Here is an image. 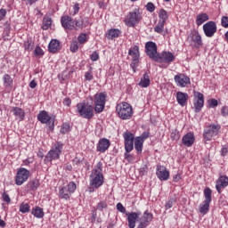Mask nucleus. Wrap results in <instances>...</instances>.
<instances>
[{
	"label": "nucleus",
	"instance_id": "nucleus-11",
	"mask_svg": "<svg viewBox=\"0 0 228 228\" xmlns=\"http://www.w3.org/2000/svg\"><path fill=\"white\" fill-rule=\"evenodd\" d=\"M28 179H29V170L21 167L17 172L15 184L17 186H22V184H24Z\"/></svg>",
	"mask_w": 228,
	"mask_h": 228
},
{
	"label": "nucleus",
	"instance_id": "nucleus-61",
	"mask_svg": "<svg viewBox=\"0 0 228 228\" xmlns=\"http://www.w3.org/2000/svg\"><path fill=\"white\" fill-rule=\"evenodd\" d=\"M173 180L175 183H178V181H181V175L177 174L173 177Z\"/></svg>",
	"mask_w": 228,
	"mask_h": 228
},
{
	"label": "nucleus",
	"instance_id": "nucleus-45",
	"mask_svg": "<svg viewBox=\"0 0 228 228\" xmlns=\"http://www.w3.org/2000/svg\"><path fill=\"white\" fill-rule=\"evenodd\" d=\"M79 4H76L74 6H73V9L72 11L70 12L69 15H77V13H79Z\"/></svg>",
	"mask_w": 228,
	"mask_h": 228
},
{
	"label": "nucleus",
	"instance_id": "nucleus-40",
	"mask_svg": "<svg viewBox=\"0 0 228 228\" xmlns=\"http://www.w3.org/2000/svg\"><path fill=\"white\" fill-rule=\"evenodd\" d=\"M4 83L5 86H10L12 83H13V80L12 79V77L10 75H4Z\"/></svg>",
	"mask_w": 228,
	"mask_h": 228
},
{
	"label": "nucleus",
	"instance_id": "nucleus-29",
	"mask_svg": "<svg viewBox=\"0 0 228 228\" xmlns=\"http://www.w3.org/2000/svg\"><path fill=\"white\" fill-rule=\"evenodd\" d=\"M207 20H209V16L208 15V13H200L196 17L197 26H202V24H204V22H206Z\"/></svg>",
	"mask_w": 228,
	"mask_h": 228
},
{
	"label": "nucleus",
	"instance_id": "nucleus-53",
	"mask_svg": "<svg viewBox=\"0 0 228 228\" xmlns=\"http://www.w3.org/2000/svg\"><path fill=\"white\" fill-rule=\"evenodd\" d=\"M3 199H4V202H6L7 204H10V202H12V200L10 199V195L6 194V192L3 194Z\"/></svg>",
	"mask_w": 228,
	"mask_h": 228
},
{
	"label": "nucleus",
	"instance_id": "nucleus-57",
	"mask_svg": "<svg viewBox=\"0 0 228 228\" xmlns=\"http://www.w3.org/2000/svg\"><path fill=\"white\" fill-rule=\"evenodd\" d=\"M86 81H92L94 79V76H92V73L86 72L85 74Z\"/></svg>",
	"mask_w": 228,
	"mask_h": 228
},
{
	"label": "nucleus",
	"instance_id": "nucleus-7",
	"mask_svg": "<svg viewBox=\"0 0 228 228\" xmlns=\"http://www.w3.org/2000/svg\"><path fill=\"white\" fill-rule=\"evenodd\" d=\"M94 111H96V113H102V111H104V106H106V94H96L94 95Z\"/></svg>",
	"mask_w": 228,
	"mask_h": 228
},
{
	"label": "nucleus",
	"instance_id": "nucleus-36",
	"mask_svg": "<svg viewBox=\"0 0 228 228\" xmlns=\"http://www.w3.org/2000/svg\"><path fill=\"white\" fill-rule=\"evenodd\" d=\"M28 188L32 190V191H37L38 186H40V182L38 180H34L28 184Z\"/></svg>",
	"mask_w": 228,
	"mask_h": 228
},
{
	"label": "nucleus",
	"instance_id": "nucleus-44",
	"mask_svg": "<svg viewBox=\"0 0 228 228\" xmlns=\"http://www.w3.org/2000/svg\"><path fill=\"white\" fill-rule=\"evenodd\" d=\"M208 108H216V106H218V101H216V99L208 100Z\"/></svg>",
	"mask_w": 228,
	"mask_h": 228
},
{
	"label": "nucleus",
	"instance_id": "nucleus-43",
	"mask_svg": "<svg viewBox=\"0 0 228 228\" xmlns=\"http://www.w3.org/2000/svg\"><path fill=\"white\" fill-rule=\"evenodd\" d=\"M175 204V198H171L166 204V209H170Z\"/></svg>",
	"mask_w": 228,
	"mask_h": 228
},
{
	"label": "nucleus",
	"instance_id": "nucleus-13",
	"mask_svg": "<svg viewBox=\"0 0 228 228\" xmlns=\"http://www.w3.org/2000/svg\"><path fill=\"white\" fill-rule=\"evenodd\" d=\"M37 120H39L41 124H47L50 129H54V118L49 117L47 111L42 110L37 115Z\"/></svg>",
	"mask_w": 228,
	"mask_h": 228
},
{
	"label": "nucleus",
	"instance_id": "nucleus-48",
	"mask_svg": "<svg viewBox=\"0 0 228 228\" xmlns=\"http://www.w3.org/2000/svg\"><path fill=\"white\" fill-rule=\"evenodd\" d=\"M146 10L148 11V12H154L155 10H156V6H154V4H152V3H148L147 4H146Z\"/></svg>",
	"mask_w": 228,
	"mask_h": 228
},
{
	"label": "nucleus",
	"instance_id": "nucleus-17",
	"mask_svg": "<svg viewBox=\"0 0 228 228\" xmlns=\"http://www.w3.org/2000/svg\"><path fill=\"white\" fill-rule=\"evenodd\" d=\"M203 31L208 38L215 37V33H216V23L215 21L207 22L203 25Z\"/></svg>",
	"mask_w": 228,
	"mask_h": 228
},
{
	"label": "nucleus",
	"instance_id": "nucleus-64",
	"mask_svg": "<svg viewBox=\"0 0 228 228\" xmlns=\"http://www.w3.org/2000/svg\"><path fill=\"white\" fill-rule=\"evenodd\" d=\"M29 86H30V88H37V82H35V80H32L29 83Z\"/></svg>",
	"mask_w": 228,
	"mask_h": 228
},
{
	"label": "nucleus",
	"instance_id": "nucleus-21",
	"mask_svg": "<svg viewBox=\"0 0 228 228\" xmlns=\"http://www.w3.org/2000/svg\"><path fill=\"white\" fill-rule=\"evenodd\" d=\"M127 216L128 227L129 228H135L136 227V221L140 218V213L131 212L126 213Z\"/></svg>",
	"mask_w": 228,
	"mask_h": 228
},
{
	"label": "nucleus",
	"instance_id": "nucleus-10",
	"mask_svg": "<svg viewBox=\"0 0 228 228\" xmlns=\"http://www.w3.org/2000/svg\"><path fill=\"white\" fill-rule=\"evenodd\" d=\"M211 189L206 188L204 190V196H205V200L203 204L200 206V213L201 215H206L209 211V204H211Z\"/></svg>",
	"mask_w": 228,
	"mask_h": 228
},
{
	"label": "nucleus",
	"instance_id": "nucleus-31",
	"mask_svg": "<svg viewBox=\"0 0 228 228\" xmlns=\"http://www.w3.org/2000/svg\"><path fill=\"white\" fill-rule=\"evenodd\" d=\"M151 85V78L149 77V74L144 73L143 77L141 78V81L139 83V86H142V88H147Z\"/></svg>",
	"mask_w": 228,
	"mask_h": 228
},
{
	"label": "nucleus",
	"instance_id": "nucleus-41",
	"mask_svg": "<svg viewBox=\"0 0 228 228\" xmlns=\"http://www.w3.org/2000/svg\"><path fill=\"white\" fill-rule=\"evenodd\" d=\"M79 45H77V41H73L70 45V51L71 53H77L78 51Z\"/></svg>",
	"mask_w": 228,
	"mask_h": 228
},
{
	"label": "nucleus",
	"instance_id": "nucleus-32",
	"mask_svg": "<svg viewBox=\"0 0 228 228\" xmlns=\"http://www.w3.org/2000/svg\"><path fill=\"white\" fill-rule=\"evenodd\" d=\"M120 35V30L117 28H111L107 33V38L110 40H113V38H118V37Z\"/></svg>",
	"mask_w": 228,
	"mask_h": 228
},
{
	"label": "nucleus",
	"instance_id": "nucleus-1",
	"mask_svg": "<svg viewBox=\"0 0 228 228\" xmlns=\"http://www.w3.org/2000/svg\"><path fill=\"white\" fill-rule=\"evenodd\" d=\"M104 183V176L102 175V163L99 162L96 167L92 170L90 175V186L89 192L95 191V189L101 188Z\"/></svg>",
	"mask_w": 228,
	"mask_h": 228
},
{
	"label": "nucleus",
	"instance_id": "nucleus-49",
	"mask_svg": "<svg viewBox=\"0 0 228 228\" xmlns=\"http://www.w3.org/2000/svg\"><path fill=\"white\" fill-rule=\"evenodd\" d=\"M34 53L36 54V56H43L44 54V50H42V48L40 46H37Z\"/></svg>",
	"mask_w": 228,
	"mask_h": 228
},
{
	"label": "nucleus",
	"instance_id": "nucleus-22",
	"mask_svg": "<svg viewBox=\"0 0 228 228\" xmlns=\"http://www.w3.org/2000/svg\"><path fill=\"white\" fill-rule=\"evenodd\" d=\"M61 26L65 29H74V21L70 16H62L61 19Z\"/></svg>",
	"mask_w": 228,
	"mask_h": 228
},
{
	"label": "nucleus",
	"instance_id": "nucleus-16",
	"mask_svg": "<svg viewBox=\"0 0 228 228\" xmlns=\"http://www.w3.org/2000/svg\"><path fill=\"white\" fill-rule=\"evenodd\" d=\"M175 60V55L172 52H162L159 53L155 61L158 63H172Z\"/></svg>",
	"mask_w": 228,
	"mask_h": 228
},
{
	"label": "nucleus",
	"instance_id": "nucleus-15",
	"mask_svg": "<svg viewBox=\"0 0 228 228\" xmlns=\"http://www.w3.org/2000/svg\"><path fill=\"white\" fill-rule=\"evenodd\" d=\"M128 54L129 56H132L131 67L133 70H134L140 60V48L137 45H134V47L129 49Z\"/></svg>",
	"mask_w": 228,
	"mask_h": 228
},
{
	"label": "nucleus",
	"instance_id": "nucleus-27",
	"mask_svg": "<svg viewBox=\"0 0 228 228\" xmlns=\"http://www.w3.org/2000/svg\"><path fill=\"white\" fill-rule=\"evenodd\" d=\"M59 49H60V41L56 39H52L48 45V51L50 53H58Z\"/></svg>",
	"mask_w": 228,
	"mask_h": 228
},
{
	"label": "nucleus",
	"instance_id": "nucleus-12",
	"mask_svg": "<svg viewBox=\"0 0 228 228\" xmlns=\"http://www.w3.org/2000/svg\"><path fill=\"white\" fill-rule=\"evenodd\" d=\"M187 42H189L192 47H196L197 49L202 47V37H200V34L197 31L191 32L188 36Z\"/></svg>",
	"mask_w": 228,
	"mask_h": 228
},
{
	"label": "nucleus",
	"instance_id": "nucleus-35",
	"mask_svg": "<svg viewBox=\"0 0 228 228\" xmlns=\"http://www.w3.org/2000/svg\"><path fill=\"white\" fill-rule=\"evenodd\" d=\"M159 21L166 23L168 20V12L165 9H161L159 13Z\"/></svg>",
	"mask_w": 228,
	"mask_h": 228
},
{
	"label": "nucleus",
	"instance_id": "nucleus-5",
	"mask_svg": "<svg viewBox=\"0 0 228 228\" xmlns=\"http://www.w3.org/2000/svg\"><path fill=\"white\" fill-rule=\"evenodd\" d=\"M140 20H142V14L138 9L130 12L125 18L126 24L130 28H134V26L140 24Z\"/></svg>",
	"mask_w": 228,
	"mask_h": 228
},
{
	"label": "nucleus",
	"instance_id": "nucleus-23",
	"mask_svg": "<svg viewBox=\"0 0 228 228\" xmlns=\"http://www.w3.org/2000/svg\"><path fill=\"white\" fill-rule=\"evenodd\" d=\"M110 145H111L110 140L106 138L100 139L97 146L98 152H106L110 149Z\"/></svg>",
	"mask_w": 228,
	"mask_h": 228
},
{
	"label": "nucleus",
	"instance_id": "nucleus-4",
	"mask_svg": "<svg viewBox=\"0 0 228 228\" xmlns=\"http://www.w3.org/2000/svg\"><path fill=\"white\" fill-rule=\"evenodd\" d=\"M218 133H220V125L211 124L205 128L203 138L206 142H211L215 136H218Z\"/></svg>",
	"mask_w": 228,
	"mask_h": 228
},
{
	"label": "nucleus",
	"instance_id": "nucleus-46",
	"mask_svg": "<svg viewBox=\"0 0 228 228\" xmlns=\"http://www.w3.org/2000/svg\"><path fill=\"white\" fill-rule=\"evenodd\" d=\"M107 208L108 204H106V201H100L97 206V209H99L100 211H102V209H106Z\"/></svg>",
	"mask_w": 228,
	"mask_h": 228
},
{
	"label": "nucleus",
	"instance_id": "nucleus-18",
	"mask_svg": "<svg viewBox=\"0 0 228 228\" xmlns=\"http://www.w3.org/2000/svg\"><path fill=\"white\" fill-rule=\"evenodd\" d=\"M194 97L196 102H194V111L195 113H200V110L204 108V94L201 93H195Z\"/></svg>",
	"mask_w": 228,
	"mask_h": 228
},
{
	"label": "nucleus",
	"instance_id": "nucleus-34",
	"mask_svg": "<svg viewBox=\"0 0 228 228\" xmlns=\"http://www.w3.org/2000/svg\"><path fill=\"white\" fill-rule=\"evenodd\" d=\"M53 25V20L49 16H45L43 20V29L46 30Z\"/></svg>",
	"mask_w": 228,
	"mask_h": 228
},
{
	"label": "nucleus",
	"instance_id": "nucleus-37",
	"mask_svg": "<svg viewBox=\"0 0 228 228\" xmlns=\"http://www.w3.org/2000/svg\"><path fill=\"white\" fill-rule=\"evenodd\" d=\"M165 22L164 21H159L158 25L155 27L156 33H163V29H165Z\"/></svg>",
	"mask_w": 228,
	"mask_h": 228
},
{
	"label": "nucleus",
	"instance_id": "nucleus-3",
	"mask_svg": "<svg viewBox=\"0 0 228 228\" xmlns=\"http://www.w3.org/2000/svg\"><path fill=\"white\" fill-rule=\"evenodd\" d=\"M77 112L83 118H94V106L90 105L86 102H82L77 105Z\"/></svg>",
	"mask_w": 228,
	"mask_h": 228
},
{
	"label": "nucleus",
	"instance_id": "nucleus-26",
	"mask_svg": "<svg viewBox=\"0 0 228 228\" xmlns=\"http://www.w3.org/2000/svg\"><path fill=\"white\" fill-rule=\"evenodd\" d=\"M228 184V177L227 176H221L216 182V189L218 193H221V190L225 188Z\"/></svg>",
	"mask_w": 228,
	"mask_h": 228
},
{
	"label": "nucleus",
	"instance_id": "nucleus-56",
	"mask_svg": "<svg viewBox=\"0 0 228 228\" xmlns=\"http://www.w3.org/2000/svg\"><path fill=\"white\" fill-rule=\"evenodd\" d=\"M221 113L223 117H228V107L227 106L223 107L221 110Z\"/></svg>",
	"mask_w": 228,
	"mask_h": 228
},
{
	"label": "nucleus",
	"instance_id": "nucleus-58",
	"mask_svg": "<svg viewBox=\"0 0 228 228\" xmlns=\"http://www.w3.org/2000/svg\"><path fill=\"white\" fill-rule=\"evenodd\" d=\"M6 17V10L5 9H0V20H3Z\"/></svg>",
	"mask_w": 228,
	"mask_h": 228
},
{
	"label": "nucleus",
	"instance_id": "nucleus-19",
	"mask_svg": "<svg viewBox=\"0 0 228 228\" xmlns=\"http://www.w3.org/2000/svg\"><path fill=\"white\" fill-rule=\"evenodd\" d=\"M156 174L157 177L160 181H168V178L170 177V172L167 170V167H165V166H158Z\"/></svg>",
	"mask_w": 228,
	"mask_h": 228
},
{
	"label": "nucleus",
	"instance_id": "nucleus-38",
	"mask_svg": "<svg viewBox=\"0 0 228 228\" xmlns=\"http://www.w3.org/2000/svg\"><path fill=\"white\" fill-rule=\"evenodd\" d=\"M20 213H29V204L21 203L20 205Z\"/></svg>",
	"mask_w": 228,
	"mask_h": 228
},
{
	"label": "nucleus",
	"instance_id": "nucleus-9",
	"mask_svg": "<svg viewBox=\"0 0 228 228\" xmlns=\"http://www.w3.org/2000/svg\"><path fill=\"white\" fill-rule=\"evenodd\" d=\"M63 149V144L57 142L54 148L52 149L46 155L45 161H53V159H60V155L61 154V150Z\"/></svg>",
	"mask_w": 228,
	"mask_h": 228
},
{
	"label": "nucleus",
	"instance_id": "nucleus-25",
	"mask_svg": "<svg viewBox=\"0 0 228 228\" xmlns=\"http://www.w3.org/2000/svg\"><path fill=\"white\" fill-rule=\"evenodd\" d=\"M188 94L181 91L176 93V101L180 106H186L188 104Z\"/></svg>",
	"mask_w": 228,
	"mask_h": 228
},
{
	"label": "nucleus",
	"instance_id": "nucleus-2",
	"mask_svg": "<svg viewBox=\"0 0 228 228\" xmlns=\"http://www.w3.org/2000/svg\"><path fill=\"white\" fill-rule=\"evenodd\" d=\"M117 113L122 120H129L133 117V107L127 102H121L116 107Z\"/></svg>",
	"mask_w": 228,
	"mask_h": 228
},
{
	"label": "nucleus",
	"instance_id": "nucleus-14",
	"mask_svg": "<svg viewBox=\"0 0 228 228\" xmlns=\"http://www.w3.org/2000/svg\"><path fill=\"white\" fill-rule=\"evenodd\" d=\"M125 140L126 152H131L134 148V134L131 132H126L123 134Z\"/></svg>",
	"mask_w": 228,
	"mask_h": 228
},
{
	"label": "nucleus",
	"instance_id": "nucleus-59",
	"mask_svg": "<svg viewBox=\"0 0 228 228\" xmlns=\"http://www.w3.org/2000/svg\"><path fill=\"white\" fill-rule=\"evenodd\" d=\"M70 104H72V101L70 100V98H65L63 101V105L64 106H70Z\"/></svg>",
	"mask_w": 228,
	"mask_h": 228
},
{
	"label": "nucleus",
	"instance_id": "nucleus-60",
	"mask_svg": "<svg viewBox=\"0 0 228 228\" xmlns=\"http://www.w3.org/2000/svg\"><path fill=\"white\" fill-rule=\"evenodd\" d=\"M125 158L128 161H133V155L129 154V152L125 153Z\"/></svg>",
	"mask_w": 228,
	"mask_h": 228
},
{
	"label": "nucleus",
	"instance_id": "nucleus-42",
	"mask_svg": "<svg viewBox=\"0 0 228 228\" xmlns=\"http://www.w3.org/2000/svg\"><path fill=\"white\" fill-rule=\"evenodd\" d=\"M69 131H70V126H69V124H63L61 128V133H62V134H65L69 133Z\"/></svg>",
	"mask_w": 228,
	"mask_h": 228
},
{
	"label": "nucleus",
	"instance_id": "nucleus-28",
	"mask_svg": "<svg viewBox=\"0 0 228 228\" xmlns=\"http://www.w3.org/2000/svg\"><path fill=\"white\" fill-rule=\"evenodd\" d=\"M12 113L18 118V120H23L26 113L24 112V110L19 108V107H13L12 108Z\"/></svg>",
	"mask_w": 228,
	"mask_h": 228
},
{
	"label": "nucleus",
	"instance_id": "nucleus-51",
	"mask_svg": "<svg viewBox=\"0 0 228 228\" xmlns=\"http://www.w3.org/2000/svg\"><path fill=\"white\" fill-rule=\"evenodd\" d=\"M117 209H118V211H119L120 213H127L126 211V208H124V205H122V203H118L117 204Z\"/></svg>",
	"mask_w": 228,
	"mask_h": 228
},
{
	"label": "nucleus",
	"instance_id": "nucleus-54",
	"mask_svg": "<svg viewBox=\"0 0 228 228\" xmlns=\"http://www.w3.org/2000/svg\"><path fill=\"white\" fill-rule=\"evenodd\" d=\"M137 138H141V140H142V142H145V140H147V138H149V132H143L141 136H138Z\"/></svg>",
	"mask_w": 228,
	"mask_h": 228
},
{
	"label": "nucleus",
	"instance_id": "nucleus-62",
	"mask_svg": "<svg viewBox=\"0 0 228 228\" xmlns=\"http://www.w3.org/2000/svg\"><path fill=\"white\" fill-rule=\"evenodd\" d=\"M146 172H147V166H144L143 167H142L140 169V175H143L144 174H146Z\"/></svg>",
	"mask_w": 228,
	"mask_h": 228
},
{
	"label": "nucleus",
	"instance_id": "nucleus-8",
	"mask_svg": "<svg viewBox=\"0 0 228 228\" xmlns=\"http://www.w3.org/2000/svg\"><path fill=\"white\" fill-rule=\"evenodd\" d=\"M145 53L151 60H153V61H156L158 60V45H156V43L152 41H149L145 45Z\"/></svg>",
	"mask_w": 228,
	"mask_h": 228
},
{
	"label": "nucleus",
	"instance_id": "nucleus-24",
	"mask_svg": "<svg viewBox=\"0 0 228 228\" xmlns=\"http://www.w3.org/2000/svg\"><path fill=\"white\" fill-rule=\"evenodd\" d=\"M183 144L185 147H191L195 143V135L192 133H187L182 139Z\"/></svg>",
	"mask_w": 228,
	"mask_h": 228
},
{
	"label": "nucleus",
	"instance_id": "nucleus-30",
	"mask_svg": "<svg viewBox=\"0 0 228 228\" xmlns=\"http://www.w3.org/2000/svg\"><path fill=\"white\" fill-rule=\"evenodd\" d=\"M134 149L138 154H142V151L143 150V140L142 138H134Z\"/></svg>",
	"mask_w": 228,
	"mask_h": 228
},
{
	"label": "nucleus",
	"instance_id": "nucleus-63",
	"mask_svg": "<svg viewBox=\"0 0 228 228\" xmlns=\"http://www.w3.org/2000/svg\"><path fill=\"white\" fill-rule=\"evenodd\" d=\"M228 149L227 148H223L221 150V156H227Z\"/></svg>",
	"mask_w": 228,
	"mask_h": 228
},
{
	"label": "nucleus",
	"instance_id": "nucleus-39",
	"mask_svg": "<svg viewBox=\"0 0 228 228\" xmlns=\"http://www.w3.org/2000/svg\"><path fill=\"white\" fill-rule=\"evenodd\" d=\"M171 140H179L181 138V134H179V131H177V129H175L171 132Z\"/></svg>",
	"mask_w": 228,
	"mask_h": 228
},
{
	"label": "nucleus",
	"instance_id": "nucleus-20",
	"mask_svg": "<svg viewBox=\"0 0 228 228\" xmlns=\"http://www.w3.org/2000/svg\"><path fill=\"white\" fill-rule=\"evenodd\" d=\"M175 81L177 86L184 88L187 85H190V77L184 74H178L175 76Z\"/></svg>",
	"mask_w": 228,
	"mask_h": 228
},
{
	"label": "nucleus",
	"instance_id": "nucleus-33",
	"mask_svg": "<svg viewBox=\"0 0 228 228\" xmlns=\"http://www.w3.org/2000/svg\"><path fill=\"white\" fill-rule=\"evenodd\" d=\"M31 214L36 216V218H44V209L40 207H36L32 209Z\"/></svg>",
	"mask_w": 228,
	"mask_h": 228
},
{
	"label": "nucleus",
	"instance_id": "nucleus-6",
	"mask_svg": "<svg viewBox=\"0 0 228 228\" xmlns=\"http://www.w3.org/2000/svg\"><path fill=\"white\" fill-rule=\"evenodd\" d=\"M77 185L74 182H70L67 186L62 187L59 191L60 199H64V200H69L72 196V193L76 191Z\"/></svg>",
	"mask_w": 228,
	"mask_h": 228
},
{
	"label": "nucleus",
	"instance_id": "nucleus-50",
	"mask_svg": "<svg viewBox=\"0 0 228 228\" xmlns=\"http://www.w3.org/2000/svg\"><path fill=\"white\" fill-rule=\"evenodd\" d=\"M221 24H222L223 28H228V17L227 16L222 17Z\"/></svg>",
	"mask_w": 228,
	"mask_h": 228
},
{
	"label": "nucleus",
	"instance_id": "nucleus-52",
	"mask_svg": "<svg viewBox=\"0 0 228 228\" xmlns=\"http://www.w3.org/2000/svg\"><path fill=\"white\" fill-rule=\"evenodd\" d=\"M78 42L79 44H85V42H86V34H80V37H78Z\"/></svg>",
	"mask_w": 228,
	"mask_h": 228
},
{
	"label": "nucleus",
	"instance_id": "nucleus-47",
	"mask_svg": "<svg viewBox=\"0 0 228 228\" xmlns=\"http://www.w3.org/2000/svg\"><path fill=\"white\" fill-rule=\"evenodd\" d=\"M23 45L26 51H31L33 49V43L31 41L25 42Z\"/></svg>",
	"mask_w": 228,
	"mask_h": 228
},
{
	"label": "nucleus",
	"instance_id": "nucleus-55",
	"mask_svg": "<svg viewBox=\"0 0 228 228\" xmlns=\"http://www.w3.org/2000/svg\"><path fill=\"white\" fill-rule=\"evenodd\" d=\"M91 60L92 61H97V60H99V53H97V52H94L91 54Z\"/></svg>",
	"mask_w": 228,
	"mask_h": 228
}]
</instances>
